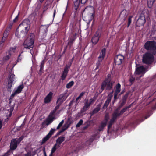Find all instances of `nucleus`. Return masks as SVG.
<instances>
[{"mask_svg": "<svg viewBox=\"0 0 156 156\" xmlns=\"http://www.w3.org/2000/svg\"><path fill=\"white\" fill-rule=\"evenodd\" d=\"M114 82L112 80L111 75L108 74L105 80L103 81L101 85V89L103 91L106 87L107 90H111L112 89L113 86Z\"/></svg>", "mask_w": 156, "mask_h": 156, "instance_id": "obj_1", "label": "nucleus"}, {"mask_svg": "<svg viewBox=\"0 0 156 156\" xmlns=\"http://www.w3.org/2000/svg\"><path fill=\"white\" fill-rule=\"evenodd\" d=\"M144 48L147 51L156 53V42L154 41H147L144 44Z\"/></svg>", "mask_w": 156, "mask_h": 156, "instance_id": "obj_2", "label": "nucleus"}, {"mask_svg": "<svg viewBox=\"0 0 156 156\" xmlns=\"http://www.w3.org/2000/svg\"><path fill=\"white\" fill-rule=\"evenodd\" d=\"M154 60L153 55L149 52H146L143 55L142 57V62L143 63L147 65H150L152 64Z\"/></svg>", "mask_w": 156, "mask_h": 156, "instance_id": "obj_3", "label": "nucleus"}, {"mask_svg": "<svg viewBox=\"0 0 156 156\" xmlns=\"http://www.w3.org/2000/svg\"><path fill=\"white\" fill-rule=\"evenodd\" d=\"M28 30H25L24 29L19 28L18 27L15 33V35L18 38H23L27 34Z\"/></svg>", "mask_w": 156, "mask_h": 156, "instance_id": "obj_4", "label": "nucleus"}, {"mask_svg": "<svg viewBox=\"0 0 156 156\" xmlns=\"http://www.w3.org/2000/svg\"><path fill=\"white\" fill-rule=\"evenodd\" d=\"M35 35L33 34H30L29 40L26 43L24 44V48H26L30 49L33 48L34 47V44L35 40Z\"/></svg>", "mask_w": 156, "mask_h": 156, "instance_id": "obj_5", "label": "nucleus"}, {"mask_svg": "<svg viewBox=\"0 0 156 156\" xmlns=\"http://www.w3.org/2000/svg\"><path fill=\"white\" fill-rule=\"evenodd\" d=\"M101 31L98 29L93 36L91 40V42L94 45H96L98 42L101 37Z\"/></svg>", "mask_w": 156, "mask_h": 156, "instance_id": "obj_6", "label": "nucleus"}, {"mask_svg": "<svg viewBox=\"0 0 156 156\" xmlns=\"http://www.w3.org/2000/svg\"><path fill=\"white\" fill-rule=\"evenodd\" d=\"M19 28L24 29L25 30H29L30 28V22L28 19H25L18 26Z\"/></svg>", "mask_w": 156, "mask_h": 156, "instance_id": "obj_7", "label": "nucleus"}, {"mask_svg": "<svg viewBox=\"0 0 156 156\" xmlns=\"http://www.w3.org/2000/svg\"><path fill=\"white\" fill-rule=\"evenodd\" d=\"M145 22V15L144 13H141L139 15L138 19L136 21V23L138 26H140L143 25Z\"/></svg>", "mask_w": 156, "mask_h": 156, "instance_id": "obj_8", "label": "nucleus"}, {"mask_svg": "<svg viewBox=\"0 0 156 156\" xmlns=\"http://www.w3.org/2000/svg\"><path fill=\"white\" fill-rule=\"evenodd\" d=\"M124 60V57L120 54L115 56L114 58V62L115 65H120Z\"/></svg>", "mask_w": 156, "mask_h": 156, "instance_id": "obj_9", "label": "nucleus"}, {"mask_svg": "<svg viewBox=\"0 0 156 156\" xmlns=\"http://www.w3.org/2000/svg\"><path fill=\"white\" fill-rule=\"evenodd\" d=\"M84 12H87L88 14H91V17L94 18V9L91 6H87L84 10Z\"/></svg>", "mask_w": 156, "mask_h": 156, "instance_id": "obj_10", "label": "nucleus"}, {"mask_svg": "<svg viewBox=\"0 0 156 156\" xmlns=\"http://www.w3.org/2000/svg\"><path fill=\"white\" fill-rule=\"evenodd\" d=\"M147 71V69L144 68L143 66H140L138 67L136 69V74H142L140 76V77L144 76L146 71Z\"/></svg>", "mask_w": 156, "mask_h": 156, "instance_id": "obj_11", "label": "nucleus"}, {"mask_svg": "<svg viewBox=\"0 0 156 156\" xmlns=\"http://www.w3.org/2000/svg\"><path fill=\"white\" fill-rule=\"evenodd\" d=\"M106 49L105 48H103L100 54V55L98 57V61L101 63L102 61L104 59L106 54Z\"/></svg>", "mask_w": 156, "mask_h": 156, "instance_id": "obj_12", "label": "nucleus"}, {"mask_svg": "<svg viewBox=\"0 0 156 156\" xmlns=\"http://www.w3.org/2000/svg\"><path fill=\"white\" fill-rule=\"evenodd\" d=\"M53 93L51 91L48 94L44 99V102L45 104L50 102L51 101Z\"/></svg>", "mask_w": 156, "mask_h": 156, "instance_id": "obj_13", "label": "nucleus"}, {"mask_svg": "<svg viewBox=\"0 0 156 156\" xmlns=\"http://www.w3.org/2000/svg\"><path fill=\"white\" fill-rule=\"evenodd\" d=\"M18 144L16 142V139H13L11 140L10 144V149L15 150L17 147Z\"/></svg>", "mask_w": 156, "mask_h": 156, "instance_id": "obj_14", "label": "nucleus"}, {"mask_svg": "<svg viewBox=\"0 0 156 156\" xmlns=\"http://www.w3.org/2000/svg\"><path fill=\"white\" fill-rule=\"evenodd\" d=\"M129 94V93L127 92L123 96L122 98V102H121L119 105L120 107H122L125 104Z\"/></svg>", "mask_w": 156, "mask_h": 156, "instance_id": "obj_15", "label": "nucleus"}, {"mask_svg": "<svg viewBox=\"0 0 156 156\" xmlns=\"http://www.w3.org/2000/svg\"><path fill=\"white\" fill-rule=\"evenodd\" d=\"M65 139V136H62L59 137L56 140V144L58 145V147H60V145L64 141Z\"/></svg>", "mask_w": 156, "mask_h": 156, "instance_id": "obj_16", "label": "nucleus"}, {"mask_svg": "<svg viewBox=\"0 0 156 156\" xmlns=\"http://www.w3.org/2000/svg\"><path fill=\"white\" fill-rule=\"evenodd\" d=\"M101 103H99L98 105L90 113L91 116L98 113L100 110L101 107Z\"/></svg>", "mask_w": 156, "mask_h": 156, "instance_id": "obj_17", "label": "nucleus"}, {"mask_svg": "<svg viewBox=\"0 0 156 156\" xmlns=\"http://www.w3.org/2000/svg\"><path fill=\"white\" fill-rule=\"evenodd\" d=\"M112 96L111 94H109L108 96L107 100L105 101L104 104L103 106L104 109L106 108L108 105L109 103L110 102Z\"/></svg>", "mask_w": 156, "mask_h": 156, "instance_id": "obj_18", "label": "nucleus"}, {"mask_svg": "<svg viewBox=\"0 0 156 156\" xmlns=\"http://www.w3.org/2000/svg\"><path fill=\"white\" fill-rule=\"evenodd\" d=\"M67 97H66L64 95L61 94L59 98H58L56 102V104L58 103L60 104L62 102V104L66 99Z\"/></svg>", "mask_w": 156, "mask_h": 156, "instance_id": "obj_19", "label": "nucleus"}, {"mask_svg": "<svg viewBox=\"0 0 156 156\" xmlns=\"http://www.w3.org/2000/svg\"><path fill=\"white\" fill-rule=\"evenodd\" d=\"M54 120L48 118L47 119L43 122L42 123V126L43 127H44L48 125L51 123Z\"/></svg>", "mask_w": 156, "mask_h": 156, "instance_id": "obj_20", "label": "nucleus"}, {"mask_svg": "<svg viewBox=\"0 0 156 156\" xmlns=\"http://www.w3.org/2000/svg\"><path fill=\"white\" fill-rule=\"evenodd\" d=\"M12 55L11 52L9 51H7L6 53V55L4 56L3 58V61L5 62L8 60L11 57Z\"/></svg>", "mask_w": 156, "mask_h": 156, "instance_id": "obj_21", "label": "nucleus"}, {"mask_svg": "<svg viewBox=\"0 0 156 156\" xmlns=\"http://www.w3.org/2000/svg\"><path fill=\"white\" fill-rule=\"evenodd\" d=\"M87 1V0H76L74 2V5L75 6L78 7L79 3L80 2L82 4H85Z\"/></svg>", "mask_w": 156, "mask_h": 156, "instance_id": "obj_22", "label": "nucleus"}, {"mask_svg": "<svg viewBox=\"0 0 156 156\" xmlns=\"http://www.w3.org/2000/svg\"><path fill=\"white\" fill-rule=\"evenodd\" d=\"M107 120L106 119V121L104 122H101L100 125L99 126L98 130L99 131H102L103 129L107 124Z\"/></svg>", "mask_w": 156, "mask_h": 156, "instance_id": "obj_23", "label": "nucleus"}, {"mask_svg": "<svg viewBox=\"0 0 156 156\" xmlns=\"http://www.w3.org/2000/svg\"><path fill=\"white\" fill-rule=\"evenodd\" d=\"M44 60H43L42 61L41 65H40V69L38 73L40 75H41L42 73H43L44 70L43 69L44 67V64H45Z\"/></svg>", "mask_w": 156, "mask_h": 156, "instance_id": "obj_24", "label": "nucleus"}, {"mask_svg": "<svg viewBox=\"0 0 156 156\" xmlns=\"http://www.w3.org/2000/svg\"><path fill=\"white\" fill-rule=\"evenodd\" d=\"M24 86L23 84L22 83L18 87L17 89L15 91L17 94H19L21 92Z\"/></svg>", "mask_w": 156, "mask_h": 156, "instance_id": "obj_25", "label": "nucleus"}, {"mask_svg": "<svg viewBox=\"0 0 156 156\" xmlns=\"http://www.w3.org/2000/svg\"><path fill=\"white\" fill-rule=\"evenodd\" d=\"M15 79V76L13 74H12L9 75L8 78V81L13 82Z\"/></svg>", "mask_w": 156, "mask_h": 156, "instance_id": "obj_26", "label": "nucleus"}, {"mask_svg": "<svg viewBox=\"0 0 156 156\" xmlns=\"http://www.w3.org/2000/svg\"><path fill=\"white\" fill-rule=\"evenodd\" d=\"M155 1V0H147V4L148 8H151L152 7Z\"/></svg>", "mask_w": 156, "mask_h": 156, "instance_id": "obj_27", "label": "nucleus"}, {"mask_svg": "<svg viewBox=\"0 0 156 156\" xmlns=\"http://www.w3.org/2000/svg\"><path fill=\"white\" fill-rule=\"evenodd\" d=\"M68 73V72L63 70L62 74L61 76V79L62 80H65V79L67 76Z\"/></svg>", "mask_w": 156, "mask_h": 156, "instance_id": "obj_28", "label": "nucleus"}, {"mask_svg": "<svg viewBox=\"0 0 156 156\" xmlns=\"http://www.w3.org/2000/svg\"><path fill=\"white\" fill-rule=\"evenodd\" d=\"M121 91V85L118 83L115 86V90L114 92L119 93Z\"/></svg>", "mask_w": 156, "mask_h": 156, "instance_id": "obj_29", "label": "nucleus"}, {"mask_svg": "<svg viewBox=\"0 0 156 156\" xmlns=\"http://www.w3.org/2000/svg\"><path fill=\"white\" fill-rule=\"evenodd\" d=\"M71 65L72 64L71 63L68 62V64L65 66L64 69V70L69 72V69Z\"/></svg>", "mask_w": 156, "mask_h": 156, "instance_id": "obj_30", "label": "nucleus"}, {"mask_svg": "<svg viewBox=\"0 0 156 156\" xmlns=\"http://www.w3.org/2000/svg\"><path fill=\"white\" fill-rule=\"evenodd\" d=\"M119 116H120V115L114 112L112 114V117L111 119L115 121L117 119V117Z\"/></svg>", "mask_w": 156, "mask_h": 156, "instance_id": "obj_31", "label": "nucleus"}, {"mask_svg": "<svg viewBox=\"0 0 156 156\" xmlns=\"http://www.w3.org/2000/svg\"><path fill=\"white\" fill-rule=\"evenodd\" d=\"M119 116H120V115L114 112L112 114V117L111 119L115 121L117 119V117Z\"/></svg>", "mask_w": 156, "mask_h": 156, "instance_id": "obj_32", "label": "nucleus"}, {"mask_svg": "<svg viewBox=\"0 0 156 156\" xmlns=\"http://www.w3.org/2000/svg\"><path fill=\"white\" fill-rule=\"evenodd\" d=\"M119 116H120V115L114 112L112 114V117L111 119L115 121L117 119V117Z\"/></svg>", "mask_w": 156, "mask_h": 156, "instance_id": "obj_33", "label": "nucleus"}, {"mask_svg": "<svg viewBox=\"0 0 156 156\" xmlns=\"http://www.w3.org/2000/svg\"><path fill=\"white\" fill-rule=\"evenodd\" d=\"M13 83V82L8 81V83L7 86V89L8 91H10Z\"/></svg>", "mask_w": 156, "mask_h": 156, "instance_id": "obj_34", "label": "nucleus"}, {"mask_svg": "<svg viewBox=\"0 0 156 156\" xmlns=\"http://www.w3.org/2000/svg\"><path fill=\"white\" fill-rule=\"evenodd\" d=\"M84 126L82 127V129L83 130H85L87 129L90 125V123L89 122H87L84 124Z\"/></svg>", "mask_w": 156, "mask_h": 156, "instance_id": "obj_35", "label": "nucleus"}, {"mask_svg": "<svg viewBox=\"0 0 156 156\" xmlns=\"http://www.w3.org/2000/svg\"><path fill=\"white\" fill-rule=\"evenodd\" d=\"M50 138V136L48 135H47L45 137H44L42 140L41 142L42 144H43L45 143Z\"/></svg>", "mask_w": 156, "mask_h": 156, "instance_id": "obj_36", "label": "nucleus"}, {"mask_svg": "<svg viewBox=\"0 0 156 156\" xmlns=\"http://www.w3.org/2000/svg\"><path fill=\"white\" fill-rule=\"evenodd\" d=\"M59 147H58V145L55 144L51 149V154H53L55 152L56 149Z\"/></svg>", "mask_w": 156, "mask_h": 156, "instance_id": "obj_37", "label": "nucleus"}, {"mask_svg": "<svg viewBox=\"0 0 156 156\" xmlns=\"http://www.w3.org/2000/svg\"><path fill=\"white\" fill-rule=\"evenodd\" d=\"M74 83V82L73 81L70 82L66 84V88L68 89L70 88L73 85Z\"/></svg>", "mask_w": 156, "mask_h": 156, "instance_id": "obj_38", "label": "nucleus"}, {"mask_svg": "<svg viewBox=\"0 0 156 156\" xmlns=\"http://www.w3.org/2000/svg\"><path fill=\"white\" fill-rule=\"evenodd\" d=\"M24 138V136L23 135H22L20 137L18 138L17 140L16 139V142L17 144H20V142L23 140Z\"/></svg>", "mask_w": 156, "mask_h": 156, "instance_id": "obj_39", "label": "nucleus"}, {"mask_svg": "<svg viewBox=\"0 0 156 156\" xmlns=\"http://www.w3.org/2000/svg\"><path fill=\"white\" fill-rule=\"evenodd\" d=\"M76 39V38H72L70 39L68 43V44L69 45L70 47L72 46L73 44Z\"/></svg>", "mask_w": 156, "mask_h": 156, "instance_id": "obj_40", "label": "nucleus"}, {"mask_svg": "<svg viewBox=\"0 0 156 156\" xmlns=\"http://www.w3.org/2000/svg\"><path fill=\"white\" fill-rule=\"evenodd\" d=\"M55 129L51 128V129L47 135H48L49 136L51 137V136L53 134L55 131Z\"/></svg>", "mask_w": 156, "mask_h": 156, "instance_id": "obj_41", "label": "nucleus"}, {"mask_svg": "<svg viewBox=\"0 0 156 156\" xmlns=\"http://www.w3.org/2000/svg\"><path fill=\"white\" fill-rule=\"evenodd\" d=\"M9 32V31L8 30H6L3 33V37H5V38H6L8 36Z\"/></svg>", "mask_w": 156, "mask_h": 156, "instance_id": "obj_42", "label": "nucleus"}, {"mask_svg": "<svg viewBox=\"0 0 156 156\" xmlns=\"http://www.w3.org/2000/svg\"><path fill=\"white\" fill-rule=\"evenodd\" d=\"M133 16H129V17L128 19V26L127 27H128L129 25H130L131 22H132V18H133Z\"/></svg>", "mask_w": 156, "mask_h": 156, "instance_id": "obj_43", "label": "nucleus"}, {"mask_svg": "<svg viewBox=\"0 0 156 156\" xmlns=\"http://www.w3.org/2000/svg\"><path fill=\"white\" fill-rule=\"evenodd\" d=\"M85 92H81L79 95V96L76 99V101H78L80 99H81L82 97L85 94Z\"/></svg>", "mask_w": 156, "mask_h": 156, "instance_id": "obj_44", "label": "nucleus"}, {"mask_svg": "<svg viewBox=\"0 0 156 156\" xmlns=\"http://www.w3.org/2000/svg\"><path fill=\"white\" fill-rule=\"evenodd\" d=\"M96 99V98L95 97H94L93 98H91L89 100V103H90V105H91L95 102Z\"/></svg>", "mask_w": 156, "mask_h": 156, "instance_id": "obj_45", "label": "nucleus"}, {"mask_svg": "<svg viewBox=\"0 0 156 156\" xmlns=\"http://www.w3.org/2000/svg\"><path fill=\"white\" fill-rule=\"evenodd\" d=\"M126 108L125 107L124 108H123L122 110H121L120 112L118 114L120 116V115H122L124 112H125L126 110H127Z\"/></svg>", "mask_w": 156, "mask_h": 156, "instance_id": "obj_46", "label": "nucleus"}, {"mask_svg": "<svg viewBox=\"0 0 156 156\" xmlns=\"http://www.w3.org/2000/svg\"><path fill=\"white\" fill-rule=\"evenodd\" d=\"M64 122V120H62L59 124L58 126H57L56 129H58L62 126Z\"/></svg>", "mask_w": 156, "mask_h": 156, "instance_id": "obj_47", "label": "nucleus"}, {"mask_svg": "<svg viewBox=\"0 0 156 156\" xmlns=\"http://www.w3.org/2000/svg\"><path fill=\"white\" fill-rule=\"evenodd\" d=\"M83 120L82 119L80 120L77 123V124L76 125V127H79L83 123Z\"/></svg>", "mask_w": 156, "mask_h": 156, "instance_id": "obj_48", "label": "nucleus"}, {"mask_svg": "<svg viewBox=\"0 0 156 156\" xmlns=\"http://www.w3.org/2000/svg\"><path fill=\"white\" fill-rule=\"evenodd\" d=\"M88 109L87 108H85L84 106H83V107L81 108L80 110V113H83L84 112H85Z\"/></svg>", "mask_w": 156, "mask_h": 156, "instance_id": "obj_49", "label": "nucleus"}, {"mask_svg": "<svg viewBox=\"0 0 156 156\" xmlns=\"http://www.w3.org/2000/svg\"><path fill=\"white\" fill-rule=\"evenodd\" d=\"M88 109L87 108H85L84 106H83V107L81 108L80 110V113H83L84 112H85Z\"/></svg>", "mask_w": 156, "mask_h": 156, "instance_id": "obj_50", "label": "nucleus"}, {"mask_svg": "<svg viewBox=\"0 0 156 156\" xmlns=\"http://www.w3.org/2000/svg\"><path fill=\"white\" fill-rule=\"evenodd\" d=\"M6 38L3 37L2 38L0 42V46L3 45V43L5 42L6 41Z\"/></svg>", "mask_w": 156, "mask_h": 156, "instance_id": "obj_51", "label": "nucleus"}, {"mask_svg": "<svg viewBox=\"0 0 156 156\" xmlns=\"http://www.w3.org/2000/svg\"><path fill=\"white\" fill-rule=\"evenodd\" d=\"M11 152L10 150H8L6 153H4L3 155L0 156H9Z\"/></svg>", "mask_w": 156, "mask_h": 156, "instance_id": "obj_52", "label": "nucleus"}, {"mask_svg": "<svg viewBox=\"0 0 156 156\" xmlns=\"http://www.w3.org/2000/svg\"><path fill=\"white\" fill-rule=\"evenodd\" d=\"M58 104L55 106L54 109H53L56 112V110L59 109L60 106L62 104V102H61L60 104H59L58 103Z\"/></svg>", "mask_w": 156, "mask_h": 156, "instance_id": "obj_53", "label": "nucleus"}, {"mask_svg": "<svg viewBox=\"0 0 156 156\" xmlns=\"http://www.w3.org/2000/svg\"><path fill=\"white\" fill-rule=\"evenodd\" d=\"M16 47H11L8 51H9V52H11L12 51L13 52H14L16 50Z\"/></svg>", "mask_w": 156, "mask_h": 156, "instance_id": "obj_54", "label": "nucleus"}, {"mask_svg": "<svg viewBox=\"0 0 156 156\" xmlns=\"http://www.w3.org/2000/svg\"><path fill=\"white\" fill-rule=\"evenodd\" d=\"M113 123H111L110 122L108 123V130H107V132L108 133H109V129H110L111 128L112 126V125Z\"/></svg>", "mask_w": 156, "mask_h": 156, "instance_id": "obj_55", "label": "nucleus"}, {"mask_svg": "<svg viewBox=\"0 0 156 156\" xmlns=\"http://www.w3.org/2000/svg\"><path fill=\"white\" fill-rule=\"evenodd\" d=\"M152 114V112L150 111L148 112V114L144 117V119H146L148 118Z\"/></svg>", "mask_w": 156, "mask_h": 156, "instance_id": "obj_56", "label": "nucleus"}, {"mask_svg": "<svg viewBox=\"0 0 156 156\" xmlns=\"http://www.w3.org/2000/svg\"><path fill=\"white\" fill-rule=\"evenodd\" d=\"M23 52H22L20 53L19 54V55H18V57L17 62H16V63L15 65H16L17 62H19L21 61L22 58L21 57V53H22Z\"/></svg>", "mask_w": 156, "mask_h": 156, "instance_id": "obj_57", "label": "nucleus"}, {"mask_svg": "<svg viewBox=\"0 0 156 156\" xmlns=\"http://www.w3.org/2000/svg\"><path fill=\"white\" fill-rule=\"evenodd\" d=\"M122 108V107H120V106L119 105L117 108L115 110L114 112L119 114V111Z\"/></svg>", "mask_w": 156, "mask_h": 156, "instance_id": "obj_58", "label": "nucleus"}, {"mask_svg": "<svg viewBox=\"0 0 156 156\" xmlns=\"http://www.w3.org/2000/svg\"><path fill=\"white\" fill-rule=\"evenodd\" d=\"M55 112H56L53 110L52 111L50 112L49 115H50L51 116H55Z\"/></svg>", "mask_w": 156, "mask_h": 156, "instance_id": "obj_59", "label": "nucleus"}, {"mask_svg": "<svg viewBox=\"0 0 156 156\" xmlns=\"http://www.w3.org/2000/svg\"><path fill=\"white\" fill-rule=\"evenodd\" d=\"M135 79L132 77H131L129 79V82L132 83H133Z\"/></svg>", "mask_w": 156, "mask_h": 156, "instance_id": "obj_60", "label": "nucleus"}, {"mask_svg": "<svg viewBox=\"0 0 156 156\" xmlns=\"http://www.w3.org/2000/svg\"><path fill=\"white\" fill-rule=\"evenodd\" d=\"M118 94V93L114 92V99L115 100H117V99H118V97H117Z\"/></svg>", "mask_w": 156, "mask_h": 156, "instance_id": "obj_61", "label": "nucleus"}, {"mask_svg": "<svg viewBox=\"0 0 156 156\" xmlns=\"http://www.w3.org/2000/svg\"><path fill=\"white\" fill-rule=\"evenodd\" d=\"M19 18V14H18L16 17L13 20V22L14 23H16L17 22Z\"/></svg>", "mask_w": 156, "mask_h": 156, "instance_id": "obj_62", "label": "nucleus"}, {"mask_svg": "<svg viewBox=\"0 0 156 156\" xmlns=\"http://www.w3.org/2000/svg\"><path fill=\"white\" fill-rule=\"evenodd\" d=\"M14 109V107H11L10 108V113H9V116H10L12 115V112L13 110Z\"/></svg>", "mask_w": 156, "mask_h": 156, "instance_id": "obj_63", "label": "nucleus"}, {"mask_svg": "<svg viewBox=\"0 0 156 156\" xmlns=\"http://www.w3.org/2000/svg\"><path fill=\"white\" fill-rule=\"evenodd\" d=\"M24 156H31V152L30 151L28 152Z\"/></svg>", "mask_w": 156, "mask_h": 156, "instance_id": "obj_64", "label": "nucleus"}]
</instances>
